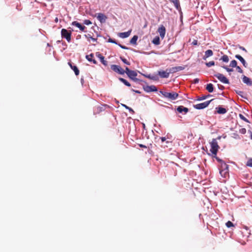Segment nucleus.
<instances>
[{"label":"nucleus","instance_id":"1","mask_svg":"<svg viewBox=\"0 0 252 252\" xmlns=\"http://www.w3.org/2000/svg\"><path fill=\"white\" fill-rule=\"evenodd\" d=\"M160 94H161L162 96L169 100H173L177 99L179 94L176 92H172L171 93H168L162 91H159Z\"/></svg>","mask_w":252,"mask_h":252},{"label":"nucleus","instance_id":"2","mask_svg":"<svg viewBox=\"0 0 252 252\" xmlns=\"http://www.w3.org/2000/svg\"><path fill=\"white\" fill-rule=\"evenodd\" d=\"M211 145L210 151L213 155L217 156V152L219 149V146L218 144L216 139H213L210 143Z\"/></svg>","mask_w":252,"mask_h":252},{"label":"nucleus","instance_id":"3","mask_svg":"<svg viewBox=\"0 0 252 252\" xmlns=\"http://www.w3.org/2000/svg\"><path fill=\"white\" fill-rule=\"evenodd\" d=\"M125 71L130 79L134 81H137L138 80V79L136 78L137 75V73L136 71L130 70L127 67H126Z\"/></svg>","mask_w":252,"mask_h":252},{"label":"nucleus","instance_id":"4","mask_svg":"<svg viewBox=\"0 0 252 252\" xmlns=\"http://www.w3.org/2000/svg\"><path fill=\"white\" fill-rule=\"evenodd\" d=\"M62 37L66 39L68 42L71 41V32L68 31L65 29L61 30Z\"/></svg>","mask_w":252,"mask_h":252},{"label":"nucleus","instance_id":"5","mask_svg":"<svg viewBox=\"0 0 252 252\" xmlns=\"http://www.w3.org/2000/svg\"><path fill=\"white\" fill-rule=\"evenodd\" d=\"M111 68L113 71L120 74H124L125 73V70L118 65L112 64L111 65Z\"/></svg>","mask_w":252,"mask_h":252},{"label":"nucleus","instance_id":"6","mask_svg":"<svg viewBox=\"0 0 252 252\" xmlns=\"http://www.w3.org/2000/svg\"><path fill=\"white\" fill-rule=\"evenodd\" d=\"M212 100H213V99H211L209 101H206L203 103L197 104L196 105H194L193 107H194V108H195L196 109H202L205 108L209 105L210 103Z\"/></svg>","mask_w":252,"mask_h":252},{"label":"nucleus","instance_id":"7","mask_svg":"<svg viewBox=\"0 0 252 252\" xmlns=\"http://www.w3.org/2000/svg\"><path fill=\"white\" fill-rule=\"evenodd\" d=\"M214 76L224 84H228L229 83L228 80L222 74L218 73L215 74Z\"/></svg>","mask_w":252,"mask_h":252},{"label":"nucleus","instance_id":"8","mask_svg":"<svg viewBox=\"0 0 252 252\" xmlns=\"http://www.w3.org/2000/svg\"><path fill=\"white\" fill-rule=\"evenodd\" d=\"M158 32L159 33L160 37L162 39H163L165 36L166 29L163 25H161L159 28H158Z\"/></svg>","mask_w":252,"mask_h":252},{"label":"nucleus","instance_id":"9","mask_svg":"<svg viewBox=\"0 0 252 252\" xmlns=\"http://www.w3.org/2000/svg\"><path fill=\"white\" fill-rule=\"evenodd\" d=\"M161 141V146L164 148L165 147H168L169 145L170 144V142L166 140V138L165 137H161L160 138Z\"/></svg>","mask_w":252,"mask_h":252},{"label":"nucleus","instance_id":"10","mask_svg":"<svg viewBox=\"0 0 252 252\" xmlns=\"http://www.w3.org/2000/svg\"><path fill=\"white\" fill-rule=\"evenodd\" d=\"M71 25L78 28L81 31H84L86 28L85 26L82 25L81 24L77 21H73L71 23Z\"/></svg>","mask_w":252,"mask_h":252},{"label":"nucleus","instance_id":"11","mask_svg":"<svg viewBox=\"0 0 252 252\" xmlns=\"http://www.w3.org/2000/svg\"><path fill=\"white\" fill-rule=\"evenodd\" d=\"M242 80H243V82L245 83L246 84H247V85L248 86H252V80L247 77L245 75H243L242 76Z\"/></svg>","mask_w":252,"mask_h":252},{"label":"nucleus","instance_id":"12","mask_svg":"<svg viewBox=\"0 0 252 252\" xmlns=\"http://www.w3.org/2000/svg\"><path fill=\"white\" fill-rule=\"evenodd\" d=\"M97 19L101 23H104L107 19V17L103 13H99L98 14Z\"/></svg>","mask_w":252,"mask_h":252},{"label":"nucleus","instance_id":"13","mask_svg":"<svg viewBox=\"0 0 252 252\" xmlns=\"http://www.w3.org/2000/svg\"><path fill=\"white\" fill-rule=\"evenodd\" d=\"M131 31H132V30H130L126 32H120L118 34V35L121 38H125L128 37L130 35V34L131 32Z\"/></svg>","mask_w":252,"mask_h":252},{"label":"nucleus","instance_id":"14","mask_svg":"<svg viewBox=\"0 0 252 252\" xmlns=\"http://www.w3.org/2000/svg\"><path fill=\"white\" fill-rule=\"evenodd\" d=\"M185 69V67L182 66H178L172 67L170 69V73H174L179 71L183 70Z\"/></svg>","mask_w":252,"mask_h":252},{"label":"nucleus","instance_id":"15","mask_svg":"<svg viewBox=\"0 0 252 252\" xmlns=\"http://www.w3.org/2000/svg\"><path fill=\"white\" fill-rule=\"evenodd\" d=\"M213 52L212 50L209 49L205 51V55L203 57V59L204 60H206L207 58L213 56Z\"/></svg>","mask_w":252,"mask_h":252},{"label":"nucleus","instance_id":"16","mask_svg":"<svg viewBox=\"0 0 252 252\" xmlns=\"http://www.w3.org/2000/svg\"><path fill=\"white\" fill-rule=\"evenodd\" d=\"M144 90L147 92H152L157 91V88L154 86H146L144 88Z\"/></svg>","mask_w":252,"mask_h":252},{"label":"nucleus","instance_id":"17","mask_svg":"<svg viewBox=\"0 0 252 252\" xmlns=\"http://www.w3.org/2000/svg\"><path fill=\"white\" fill-rule=\"evenodd\" d=\"M170 73V71L167 72V71H158V75L162 78H168Z\"/></svg>","mask_w":252,"mask_h":252},{"label":"nucleus","instance_id":"18","mask_svg":"<svg viewBox=\"0 0 252 252\" xmlns=\"http://www.w3.org/2000/svg\"><path fill=\"white\" fill-rule=\"evenodd\" d=\"M235 57L238 60H239L241 63H242L243 64V65L245 67H246L247 66V63L246 62L245 60L243 59V57H242L240 55H236Z\"/></svg>","mask_w":252,"mask_h":252},{"label":"nucleus","instance_id":"19","mask_svg":"<svg viewBox=\"0 0 252 252\" xmlns=\"http://www.w3.org/2000/svg\"><path fill=\"white\" fill-rule=\"evenodd\" d=\"M170 1L173 3L176 9L179 10L181 9V6L179 0H170Z\"/></svg>","mask_w":252,"mask_h":252},{"label":"nucleus","instance_id":"20","mask_svg":"<svg viewBox=\"0 0 252 252\" xmlns=\"http://www.w3.org/2000/svg\"><path fill=\"white\" fill-rule=\"evenodd\" d=\"M177 111L179 113L184 112L186 113L189 111V109L187 107H184L183 106H179L177 107Z\"/></svg>","mask_w":252,"mask_h":252},{"label":"nucleus","instance_id":"21","mask_svg":"<svg viewBox=\"0 0 252 252\" xmlns=\"http://www.w3.org/2000/svg\"><path fill=\"white\" fill-rule=\"evenodd\" d=\"M217 113L219 114H224L226 113L227 111L225 108H222L221 107H218L217 108Z\"/></svg>","mask_w":252,"mask_h":252},{"label":"nucleus","instance_id":"22","mask_svg":"<svg viewBox=\"0 0 252 252\" xmlns=\"http://www.w3.org/2000/svg\"><path fill=\"white\" fill-rule=\"evenodd\" d=\"M206 89L209 92L212 93L214 91V86L211 83L208 84L207 85Z\"/></svg>","mask_w":252,"mask_h":252},{"label":"nucleus","instance_id":"23","mask_svg":"<svg viewBox=\"0 0 252 252\" xmlns=\"http://www.w3.org/2000/svg\"><path fill=\"white\" fill-rule=\"evenodd\" d=\"M138 36L137 35H134L132 38L130 40V43L133 45L136 44V42L138 39Z\"/></svg>","mask_w":252,"mask_h":252},{"label":"nucleus","instance_id":"24","mask_svg":"<svg viewBox=\"0 0 252 252\" xmlns=\"http://www.w3.org/2000/svg\"><path fill=\"white\" fill-rule=\"evenodd\" d=\"M220 173L223 177H226V175L228 174V170L223 169H220Z\"/></svg>","mask_w":252,"mask_h":252},{"label":"nucleus","instance_id":"25","mask_svg":"<svg viewBox=\"0 0 252 252\" xmlns=\"http://www.w3.org/2000/svg\"><path fill=\"white\" fill-rule=\"evenodd\" d=\"M220 163H221V165H220V169L228 170V165H227L226 164V163H225L223 161H222L221 162H220Z\"/></svg>","mask_w":252,"mask_h":252},{"label":"nucleus","instance_id":"26","mask_svg":"<svg viewBox=\"0 0 252 252\" xmlns=\"http://www.w3.org/2000/svg\"><path fill=\"white\" fill-rule=\"evenodd\" d=\"M119 80L123 83L125 85L130 87L131 86L130 84L126 79L123 78H119Z\"/></svg>","mask_w":252,"mask_h":252},{"label":"nucleus","instance_id":"27","mask_svg":"<svg viewBox=\"0 0 252 252\" xmlns=\"http://www.w3.org/2000/svg\"><path fill=\"white\" fill-rule=\"evenodd\" d=\"M220 60H221L224 62L228 63L229 61V58H228V56H227L226 55H224L223 56H222L221 57V58H220Z\"/></svg>","mask_w":252,"mask_h":252},{"label":"nucleus","instance_id":"28","mask_svg":"<svg viewBox=\"0 0 252 252\" xmlns=\"http://www.w3.org/2000/svg\"><path fill=\"white\" fill-rule=\"evenodd\" d=\"M230 66L232 67H236L237 66V63L235 60H232L230 63Z\"/></svg>","mask_w":252,"mask_h":252},{"label":"nucleus","instance_id":"29","mask_svg":"<svg viewBox=\"0 0 252 252\" xmlns=\"http://www.w3.org/2000/svg\"><path fill=\"white\" fill-rule=\"evenodd\" d=\"M101 63L105 66L108 65V62L104 60V57L103 56L100 59H99Z\"/></svg>","mask_w":252,"mask_h":252},{"label":"nucleus","instance_id":"30","mask_svg":"<svg viewBox=\"0 0 252 252\" xmlns=\"http://www.w3.org/2000/svg\"><path fill=\"white\" fill-rule=\"evenodd\" d=\"M93 57H94V55L92 53L89 55H87L86 56V58L89 62H92Z\"/></svg>","mask_w":252,"mask_h":252},{"label":"nucleus","instance_id":"31","mask_svg":"<svg viewBox=\"0 0 252 252\" xmlns=\"http://www.w3.org/2000/svg\"><path fill=\"white\" fill-rule=\"evenodd\" d=\"M72 69L74 70L76 75H78L79 74V70L76 66H73Z\"/></svg>","mask_w":252,"mask_h":252},{"label":"nucleus","instance_id":"32","mask_svg":"<svg viewBox=\"0 0 252 252\" xmlns=\"http://www.w3.org/2000/svg\"><path fill=\"white\" fill-rule=\"evenodd\" d=\"M120 59L124 63L128 65L130 64V63L128 62L126 59L122 57H120Z\"/></svg>","mask_w":252,"mask_h":252},{"label":"nucleus","instance_id":"33","mask_svg":"<svg viewBox=\"0 0 252 252\" xmlns=\"http://www.w3.org/2000/svg\"><path fill=\"white\" fill-rule=\"evenodd\" d=\"M205 64L207 66L211 67V66L215 65V62H214V61H210L208 63H206Z\"/></svg>","mask_w":252,"mask_h":252},{"label":"nucleus","instance_id":"34","mask_svg":"<svg viewBox=\"0 0 252 252\" xmlns=\"http://www.w3.org/2000/svg\"><path fill=\"white\" fill-rule=\"evenodd\" d=\"M222 67L229 73V75L231 74L230 72H232L233 71V69L232 68H229L227 67L226 66H222Z\"/></svg>","mask_w":252,"mask_h":252},{"label":"nucleus","instance_id":"35","mask_svg":"<svg viewBox=\"0 0 252 252\" xmlns=\"http://www.w3.org/2000/svg\"><path fill=\"white\" fill-rule=\"evenodd\" d=\"M122 106L126 108V109H128L129 111V112H132L133 113H134V111L130 107H129L128 106H126L125 104H122Z\"/></svg>","mask_w":252,"mask_h":252},{"label":"nucleus","instance_id":"36","mask_svg":"<svg viewBox=\"0 0 252 252\" xmlns=\"http://www.w3.org/2000/svg\"><path fill=\"white\" fill-rule=\"evenodd\" d=\"M226 226L228 227V228H230L231 227H232L234 226L233 223L230 221H228L226 223Z\"/></svg>","mask_w":252,"mask_h":252},{"label":"nucleus","instance_id":"37","mask_svg":"<svg viewBox=\"0 0 252 252\" xmlns=\"http://www.w3.org/2000/svg\"><path fill=\"white\" fill-rule=\"evenodd\" d=\"M85 36L87 38H90L91 39V40L93 41H96V38H94L93 37L91 36V35L90 34H88V35H85Z\"/></svg>","mask_w":252,"mask_h":252},{"label":"nucleus","instance_id":"38","mask_svg":"<svg viewBox=\"0 0 252 252\" xmlns=\"http://www.w3.org/2000/svg\"><path fill=\"white\" fill-rule=\"evenodd\" d=\"M146 77L150 78L153 80H156V76L154 75H151V74H149L147 75H144Z\"/></svg>","mask_w":252,"mask_h":252},{"label":"nucleus","instance_id":"39","mask_svg":"<svg viewBox=\"0 0 252 252\" xmlns=\"http://www.w3.org/2000/svg\"><path fill=\"white\" fill-rule=\"evenodd\" d=\"M247 166L252 167V158L249 159L246 164Z\"/></svg>","mask_w":252,"mask_h":252},{"label":"nucleus","instance_id":"40","mask_svg":"<svg viewBox=\"0 0 252 252\" xmlns=\"http://www.w3.org/2000/svg\"><path fill=\"white\" fill-rule=\"evenodd\" d=\"M103 107L100 106H98L95 108V111L96 113H99L102 111Z\"/></svg>","mask_w":252,"mask_h":252},{"label":"nucleus","instance_id":"41","mask_svg":"<svg viewBox=\"0 0 252 252\" xmlns=\"http://www.w3.org/2000/svg\"><path fill=\"white\" fill-rule=\"evenodd\" d=\"M239 132L242 134H244L246 133V129L245 128H242L239 130Z\"/></svg>","mask_w":252,"mask_h":252},{"label":"nucleus","instance_id":"42","mask_svg":"<svg viewBox=\"0 0 252 252\" xmlns=\"http://www.w3.org/2000/svg\"><path fill=\"white\" fill-rule=\"evenodd\" d=\"M84 24L86 25H89L90 24H92V22L90 20H85L84 21V23H83Z\"/></svg>","mask_w":252,"mask_h":252},{"label":"nucleus","instance_id":"43","mask_svg":"<svg viewBox=\"0 0 252 252\" xmlns=\"http://www.w3.org/2000/svg\"><path fill=\"white\" fill-rule=\"evenodd\" d=\"M239 117L242 120L245 122H249L248 120L242 114H239Z\"/></svg>","mask_w":252,"mask_h":252},{"label":"nucleus","instance_id":"44","mask_svg":"<svg viewBox=\"0 0 252 252\" xmlns=\"http://www.w3.org/2000/svg\"><path fill=\"white\" fill-rule=\"evenodd\" d=\"M236 70H237V71L240 73H243V70L241 69V68L239 66H237L236 67Z\"/></svg>","mask_w":252,"mask_h":252},{"label":"nucleus","instance_id":"45","mask_svg":"<svg viewBox=\"0 0 252 252\" xmlns=\"http://www.w3.org/2000/svg\"><path fill=\"white\" fill-rule=\"evenodd\" d=\"M153 43L155 45H158V36H156L153 40Z\"/></svg>","mask_w":252,"mask_h":252},{"label":"nucleus","instance_id":"46","mask_svg":"<svg viewBox=\"0 0 252 252\" xmlns=\"http://www.w3.org/2000/svg\"><path fill=\"white\" fill-rule=\"evenodd\" d=\"M108 42H109L110 43H114V44H118L115 40H114V39H113L112 38H109L108 39Z\"/></svg>","mask_w":252,"mask_h":252},{"label":"nucleus","instance_id":"47","mask_svg":"<svg viewBox=\"0 0 252 252\" xmlns=\"http://www.w3.org/2000/svg\"><path fill=\"white\" fill-rule=\"evenodd\" d=\"M118 45L122 49H128V48H127V47L125 46H124V45H121L120 44H118Z\"/></svg>","mask_w":252,"mask_h":252},{"label":"nucleus","instance_id":"48","mask_svg":"<svg viewBox=\"0 0 252 252\" xmlns=\"http://www.w3.org/2000/svg\"><path fill=\"white\" fill-rule=\"evenodd\" d=\"M197 44H198V41L196 39H194L191 43V44H192L193 45H197Z\"/></svg>","mask_w":252,"mask_h":252},{"label":"nucleus","instance_id":"49","mask_svg":"<svg viewBox=\"0 0 252 252\" xmlns=\"http://www.w3.org/2000/svg\"><path fill=\"white\" fill-rule=\"evenodd\" d=\"M96 56L99 59H100L101 57H103V56L100 53H99V52L96 53Z\"/></svg>","mask_w":252,"mask_h":252},{"label":"nucleus","instance_id":"50","mask_svg":"<svg viewBox=\"0 0 252 252\" xmlns=\"http://www.w3.org/2000/svg\"><path fill=\"white\" fill-rule=\"evenodd\" d=\"M213 157L215 158L218 161H219L220 163L222 161V160H221L218 157H217L216 156H215V155H213Z\"/></svg>","mask_w":252,"mask_h":252},{"label":"nucleus","instance_id":"51","mask_svg":"<svg viewBox=\"0 0 252 252\" xmlns=\"http://www.w3.org/2000/svg\"><path fill=\"white\" fill-rule=\"evenodd\" d=\"M199 79L196 78V79L193 80V83H194V84H196V83H198L199 82Z\"/></svg>","mask_w":252,"mask_h":252},{"label":"nucleus","instance_id":"52","mask_svg":"<svg viewBox=\"0 0 252 252\" xmlns=\"http://www.w3.org/2000/svg\"><path fill=\"white\" fill-rule=\"evenodd\" d=\"M207 97V96H203L198 99L199 100L205 99Z\"/></svg>","mask_w":252,"mask_h":252},{"label":"nucleus","instance_id":"53","mask_svg":"<svg viewBox=\"0 0 252 252\" xmlns=\"http://www.w3.org/2000/svg\"><path fill=\"white\" fill-rule=\"evenodd\" d=\"M236 93H237L238 94H239V95H241V96H242V94H243V92H242V91H236Z\"/></svg>","mask_w":252,"mask_h":252},{"label":"nucleus","instance_id":"54","mask_svg":"<svg viewBox=\"0 0 252 252\" xmlns=\"http://www.w3.org/2000/svg\"><path fill=\"white\" fill-rule=\"evenodd\" d=\"M248 133L250 134V138L251 139H252V131L251 130H248Z\"/></svg>","mask_w":252,"mask_h":252},{"label":"nucleus","instance_id":"55","mask_svg":"<svg viewBox=\"0 0 252 252\" xmlns=\"http://www.w3.org/2000/svg\"><path fill=\"white\" fill-rule=\"evenodd\" d=\"M239 48H240V49L242 50L243 51H245V52H247V50H246L244 47H242V46H240V47H239Z\"/></svg>","mask_w":252,"mask_h":252},{"label":"nucleus","instance_id":"56","mask_svg":"<svg viewBox=\"0 0 252 252\" xmlns=\"http://www.w3.org/2000/svg\"><path fill=\"white\" fill-rule=\"evenodd\" d=\"M139 146L142 148H147V147L145 145L142 144H139Z\"/></svg>","mask_w":252,"mask_h":252},{"label":"nucleus","instance_id":"57","mask_svg":"<svg viewBox=\"0 0 252 252\" xmlns=\"http://www.w3.org/2000/svg\"><path fill=\"white\" fill-rule=\"evenodd\" d=\"M92 62L94 64H96V63H97V62H96L95 60L92 59Z\"/></svg>","mask_w":252,"mask_h":252},{"label":"nucleus","instance_id":"58","mask_svg":"<svg viewBox=\"0 0 252 252\" xmlns=\"http://www.w3.org/2000/svg\"><path fill=\"white\" fill-rule=\"evenodd\" d=\"M132 90L133 91L135 92V93H138V94H140V92L139 91H137V90H136V91H135V90H133V89H132Z\"/></svg>","mask_w":252,"mask_h":252},{"label":"nucleus","instance_id":"59","mask_svg":"<svg viewBox=\"0 0 252 252\" xmlns=\"http://www.w3.org/2000/svg\"><path fill=\"white\" fill-rule=\"evenodd\" d=\"M69 66H70V67L72 69V68L73 67V66L71 64V63H68Z\"/></svg>","mask_w":252,"mask_h":252},{"label":"nucleus","instance_id":"60","mask_svg":"<svg viewBox=\"0 0 252 252\" xmlns=\"http://www.w3.org/2000/svg\"><path fill=\"white\" fill-rule=\"evenodd\" d=\"M218 139H220V136L218 137Z\"/></svg>","mask_w":252,"mask_h":252},{"label":"nucleus","instance_id":"61","mask_svg":"<svg viewBox=\"0 0 252 252\" xmlns=\"http://www.w3.org/2000/svg\"><path fill=\"white\" fill-rule=\"evenodd\" d=\"M158 41L159 40V38H158ZM159 43V42H158V43Z\"/></svg>","mask_w":252,"mask_h":252}]
</instances>
